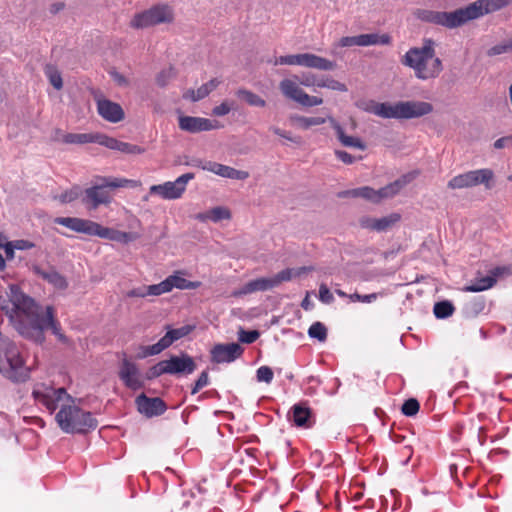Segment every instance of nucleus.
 <instances>
[{
  "mask_svg": "<svg viewBox=\"0 0 512 512\" xmlns=\"http://www.w3.org/2000/svg\"><path fill=\"white\" fill-rule=\"evenodd\" d=\"M512 4V0H476L461 7L464 25Z\"/></svg>",
  "mask_w": 512,
  "mask_h": 512,
  "instance_id": "obj_11",
  "label": "nucleus"
},
{
  "mask_svg": "<svg viewBox=\"0 0 512 512\" xmlns=\"http://www.w3.org/2000/svg\"><path fill=\"white\" fill-rule=\"evenodd\" d=\"M210 94L209 90L206 86L201 85L197 90L190 89L188 90L183 97L185 99H190L193 102L200 101L207 97Z\"/></svg>",
  "mask_w": 512,
  "mask_h": 512,
  "instance_id": "obj_46",
  "label": "nucleus"
},
{
  "mask_svg": "<svg viewBox=\"0 0 512 512\" xmlns=\"http://www.w3.org/2000/svg\"><path fill=\"white\" fill-rule=\"evenodd\" d=\"M102 133H64L61 129H56L53 135V140L64 144H88L97 143L101 144Z\"/></svg>",
  "mask_w": 512,
  "mask_h": 512,
  "instance_id": "obj_20",
  "label": "nucleus"
},
{
  "mask_svg": "<svg viewBox=\"0 0 512 512\" xmlns=\"http://www.w3.org/2000/svg\"><path fill=\"white\" fill-rule=\"evenodd\" d=\"M167 374L176 376H186L192 374L196 368V362L193 357L187 353H181L180 355H172L168 359H165Z\"/></svg>",
  "mask_w": 512,
  "mask_h": 512,
  "instance_id": "obj_16",
  "label": "nucleus"
},
{
  "mask_svg": "<svg viewBox=\"0 0 512 512\" xmlns=\"http://www.w3.org/2000/svg\"><path fill=\"white\" fill-rule=\"evenodd\" d=\"M349 298L352 302H363V303H371L378 298L377 293H371L367 295H361L358 293H353L349 295Z\"/></svg>",
  "mask_w": 512,
  "mask_h": 512,
  "instance_id": "obj_56",
  "label": "nucleus"
},
{
  "mask_svg": "<svg viewBox=\"0 0 512 512\" xmlns=\"http://www.w3.org/2000/svg\"><path fill=\"white\" fill-rule=\"evenodd\" d=\"M392 43V37L388 33H368L360 34V46H387Z\"/></svg>",
  "mask_w": 512,
  "mask_h": 512,
  "instance_id": "obj_31",
  "label": "nucleus"
},
{
  "mask_svg": "<svg viewBox=\"0 0 512 512\" xmlns=\"http://www.w3.org/2000/svg\"><path fill=\"white\" fill-rule=\"evenodd\" d=\"M495 283L496 277L488 275L475 279L469 285L465 286L463 290L466 292H481L490 289Z\"/></svg>",
  "mask_w": 512,
  "mask_h": 512,
  "instance_id": "obj_32",
  "label": "nucleus"
},
{
  "mask_svg": "<svg viewBox=\"0 0 512 512\" xmlns=\"http://www.w3.org/2000/svg\"><path fill=\"white\" fill-rule=\"evenodd\" d=\"M146 290L147 296H159L169 292L165 279L158 284L146 286Z\"/></svg>",
  "mask_w": 512,
  "mask_h": 512,
  "instance_id": "obj_50",
  "label": "nucleus"
},
{
  "mask_svg": "<svg viewBox=\"0 0 512 512\" xmlns=\"http://www.w3.org/2000/svg\"><path fill=\"white\" fill-rule=\"evenodd\" d=\"M413 180L412 174L402 175L395 181L377 190L379 202L385 198H392L397 195L407 184Z\"/></svg>",
  "mask_w": 512,
  "mask_h": 512,
  "instance_id": "obj_30",
  "label": "nucleus"
},
{
  "mask_svg": "<svg viewBox=\"0 0 512 512\" xmlns=\"http://www.w3.org/2000/svg\"><path fill=\"white\" fill-rule=\"evenodd\" d=\"M164 374H167L166 364L165 360H161L147 370L145 379L153 380Z\"/></svg>",
  "mask_w": 512,
  "mask_h": 512,
  "instance_id": "obj_44",
  "label": "nucleus"
},
{
  "mask_svg": "<svg viewBox=\"0 0 512 512\" xmlns=\"http://www.w3.org/2000/svg\"><path fill=\"white\" fill-rule=\"evenodd\" d=\"M494 178V172L489 168L471 170L454 176L448 182L450 189L471 188L478 185H484L486 189H491V181Z\"/></svg>",
  "mask_w": 512,
  "mask_h": 512,
  "instance_id": "obj_10",
  "label": "nucleus"
},
{
  "mask_svg": "<svg viewBox=\"0 0 512 512\" xmlns=\"http://www.w3.org/2000/svg\"><path fill=\"white\" fill-rule=\"evenodd\" d=\"M14 247H16V250H29L35 247V244L29 240L25 239H18L14 240Z\"/></svg>",
  "mask_w": 512,
  "mask_h": 512,
  "instance_id": "obj_62",
  "label": "nucleus"
},
{
  "mask_svg": "<svg viewBox=\"0 0 512 512\" xmlns=\"http://www.w3.org/2000/svg\"><path fill=\"white\" fill-rule=\"evenodd\" d=\"M342 195L350 196V197H354V198L360 197V198L367 199L374 203L379 202L377 190H374L373 188H371L369 186L351 189V190L343 192Z\"/></svg>",
  "mask_w": 512,
  "mask_h": 512,
  "instance_id": "obj_33",
  "label": "nucleus"
},
{
  "mask_svg": "<svg viewBox=\"0 0 512 512\" xmlns=\"http://www.w3.org/2000/svg\"><path fill=\"white\" fill-rule=\"evenodd\" d=\"M335 156L337 157V159H339L340 161H342L343 163L345 164H353L356 160V158L354 156H352L351 154H349L348 152L344 151V150H335Z\"/></svg>",
  "mask_w": 512,
  "mask_h": 512,
  "instance_id": "obj_60",
  "label": "nucleus"
},
{
  "mask_svg": "<svg viewBox=\"0 0 512 512\" xmlns=\"http://www.w3.org/2000/svg\"><path fill=\"white\" fill-rule=\"evenodd\" d=\"M269 130L272 131L275 135L285 138L293 143H297V144L300 143V140H301L300 137H292L290 135V133H288L287 131H285L283 129H280L279 127L271 126L269 128Z\"/></svg>",
  "mask_w": 512,
  "mask_h": 512,
  "instance_id": "obj_57",
  "label": "nucleus"
},
{
  "mask_svg": "<svg viewBox=\"0 0 512 512\" xmlns=\"http://www.w3.org/2000/svg\"><path fill=\"white\" fill-rule=\"evenodd\" d=\"M32 395L35 401L43 405L50 414L60 406L55 420L63 432L85 434L97 428L98 421L91 412L74 404H65V401L72 400L65 388L56 389L41 384L33 389Z\"/></svg>",
  "mask_w": 512,
  "mask_h": 512,
  "instance_id": "obj_2",
  "label": "nucleus"
},
{
  "mask_svg": "<svg viewBox=\"0 0 512 512\" xmlns=\"http://www.w3.org/2000/svg\"><path fill=\"white\" fill-rule=\"evenodd\" d=\"M166 328V334L161 337L157 343L146 346L144 348L143 353L145 357L160 354L162 351L169 348L175 341L190 334L193 331L194 326L184 325L176 329H172L170 326H166Z\"/></svg>",
  "mask_w": 512,
  "mask_h": 512,
  "instance_id": "obj_14",
  "label": "nucleus"
},
{
  "mask_svg": "<svg viewBox=\"0 0 512 512\" xmlns=\"http://www.w3.org/2000/svg\"><path fill=\"white\" fill-rule=\"evenodd\" d=\"M290 412V420L297 427L310 428L313 426V412L307 402H300L293 405Z\"/></svg>",
  "mask_w": 512,
  "mask_h": 512,
  "instance_id": "obj_22",
  "label": "nucleus"
},
{
  "mask_svg": "<svg viewBox=\"0 0 512 512\" xmlns=\"http://www.w3.org/2000/svg\"><path fill=\"white\" fill-rule=\"evenodd\" d=\"M302 53L280 56L275 59L274 65H299L301 66Z\"/></svg>",
  "mask_w": 512,
  "mask_h": 512,
  "instance_id": "obj_48",
  "label": "nucleus"
},
{
  "mask_svg": "<svg viewBox=\"0 0 512 512\" xmlns=\"http://www.w3.org/2000/svg\"><path fill=\"white\" fill-rule=\"evenodd\" d=\"M301 66L321 71H332L336 68V63L312 53H302Z\"/></svg>",
  "mask_w": 512,
  "mask_h": 512,
  "instance_id": "obj_29",
  "label": "nucleus"
},
{
  "mask_svg": "<svg viewBox=\"0 0 512 512\" xmlns=\"http://www.w3.org/2000/svg\"><path fill=\"white\" fill-rule=\"evenodd\" d=\"M0 373L13 382H25L30 369L25 365L16 344L0 333Z\"/></svg>",
  "mask_w": 512,
  "mask_h": 512,
  "instance_id": "obj_5",
  "label": "nucleus"
},
{
  "mask_svg": "<svg viewBox=\"0 0 512 512\" xmlns=\"http://www.w3.org/2000/svg\"><path fill=\"white\" fill-rule=\"evenodd\" d=\"M368 111L384 119H413L430 114L433 105L425 101L383 102L373 103Z\"/></svg>",
  "mask_w": 512,
  "mask_h": 512,
  "instance_id": "obj_6",
  "label": "nucleus"
},
{
  "mask_svg": "<svg viewBox=\"0 0 512 512\" xmlns=\"http://www.w3.org/2000/svg\"><path fill=\"white\" fill-rule=\"evenodd\" d=\"M186 164L193 166V167L201 168L202 170L207 171L206 166H208V164H214V161H206V160H202V159H192L190 162H187Z\"/></svg>",
  "mask_w": 512,
  "mask_h": 512,
  "instance_id": "obj_63",
  "label": "nucleus"
},
{
  "mask_svg": "<svg viewBox=\"0 0 512 512\" xmlns=\"http://www.w3.org/2000/svg\"><path fill=\"white\" fill-rule=\"evenodd\" d=\"M231 218L230 211L225 207H215L211 209L207 214L198 215V219L206 220L210 219L213 222H218L221 220H228Z\"/></svg>",
  "mask_w": 512,
  "mask_h": 512,
  "instance_id": "obj_37",
  "label": "nucleus"
},
{
  "mask_svg": "<svg viewBox=\"0 0 512 512\" xmlns=\"http://www.w3.org/2000/svg\"><path fill=\"white\" fill-rule=\"evenodd\" d=\"M118 376L125 387L130 390L137 391L145 386L144 378L137 364L126 358L120 365Z\"/></svg>",
  "mask_w": 512,
  "mask_h": 512,
  "instance_id": "obj_15",
  "label": "nucleus"
},
{
  "mask_svg": "<svg viewBox=\"0 0 512 512\" xmlns=\"http://www.w3.org/2000/svg\"><path fill=\"white\" fill-rule=\"evenodd\" d=\"M299 86H305V87H318L319 79L315 74L312 73H304L299 80Z\"/></svg>",
  "mask_w": 512,
  "mask_h": 512,
  "instance_id": "obj_53",
  "label": "nucleus"
},
{
  "mask_svg": "<svg viewBox=\"0 0 512 512\" xmlns=\"http://www.w3.org/2000/svg\"><path fill=\"white\" fill-rule=\"evenodd\" d=\"M318 88H328L335 91L346 92L347 87L344 83H341L331 77H321L319 79Z\"/></svg>",
  "mask_w": 512,
  "mask_h": 512,
  "instance_id": "obj_41",
  "label": "nucleus"
},
{
  "mask_svg": "<svg viewBox=\"0 0 512 512\" xmlns=\"http://www.w3.org/2000/svg\"><path fill=\"white\" fill-rule=\"evenodd\" d=\"M319 300L324 304H331L334 296L325 284L319 286Z\"/></svg>",
  "mask_w": 512,
  "mask_h": 512,
  "instance_id": "obj_55",
  "label": "nucleus"
},
{
  "mask_svg": "<svg viewBox=\"0 0 512 512\" xmlns=\"http://www.w3.org/2000/svg\"><path fill=\"white\" fill-rule=\"evenodd\" d=\"M100 145L129 155L143 154L145 152L143 147L117 140L116 138L110 137L104 133H102Z\"/></svg>",
  "mask_w": 512,
  "mask_h": 512,
  "instance_id": "obj_23",
  "label": "nucleus"
},
{
  "mask_svg": "<svg viewBox=\"0 0 512 512\" xmlns=\"http://www.w3.org/2000/svg\"><path fill=\"white\" fill-rule=\"evenodd\" d=\"M233 104L234 102L230 103L228 101H224L220 105L213 108L212 114L218 117L225 116L233 109Z\"/></svg>",
  "mask_w": 512,
  "mask_h": 512,
  "instance_id": "obj_54",
  "label": "nucleus"
},
{
  "mask_svg": "<svg viewBox=\"0 0 512 512\" xmlns=\"http://www.w3.org/2000/svg\"><path fill=\"white\" fill-rule=\"evenodd\" d=\"M174 18L175 14L171 6L157 4L140 13H136L130 21V26L134 29H144L160 24H170L174 21Z\"/></svg>",
  "mask_w": 512,
  "mask_h": 512,
  "instance_id": "obj_8",
  "label": "nucleus"
},
{
  "mask_svg": "<svg viewBox=\"0 0 512 512\" xmlns=\"http://www.w3.org/2000/svg\"><path fill=\"white\" fill-rule=\"evenodd\" d=\"M454 311H455V307L448 300H444V301L435 303L434 308H433L434 315L437 319L448 318L449 316H451L454 313Z\"/></svg>",
  "mask_w": 512,
  "mask_h": 512,
  "instance_id": "obj_39",
  "label": "nucleus"
},
{
  "mask_svg": "<svg viewBox=\"0 0 512 512\" xmlns=\"http://www.w3.org/2000/svg\"><path fill=\"white\" fill-rule=\"evenodd\" d=\"M243 347L238 343L216 344L210 351L213 363H231L241 357Z\"/></svg>",
  "mask_w": 512,
  "mask_h": 512,
  "instance_id": "obj_18",
  "label": "nucleus"
},
{
  "mask_svg": "<svg viewBox=\"0 0 512 512\" xmlns=\"http://www.w3.org/2000/svg\"><path fill=\"white\" fill-rule=\"evenodd\" d=\"M401 64L413 69L420 80L437 78L443 71L441 59L435 56V42L432 39H426L421 47L410 48L401 58Z\"/></svg>",
  "mask_w": 512,
  "mask_h": 512,
  "instance_id": "obj_3",
  "label": "nucleus"
},
{
  "mask_svg": "<svg viewBox=\"0 0 512 512\" xmlns=\"http://www.w3.org/2000/svg\"><path fill=\"white\" fill-rule=\"evenodd\" d=\"M401 216L398 213H392L382 218H377L375 222L374 230L378 232L386 231L391 228L394 224L399 222Z\"/></svg>",
  "mask_w": 512,
  "mask_h": 512,
  "instance_id": "obj_40",
  "label": "nucleus"
},
{
  "mask_svg": "<svg viewBox=\"0 0 512 512\" xmlns=\"http://www.w3.org/2000/svg\"><path fill=\"white\" fill-rule=\"evenodd\" d=\"M271 277H261L245 283L241 288L232 292L233 297H242L255 292H263L273 289Z\"/></svg>",
  "mask_w": 512,
  "mask_h": 512,
  "instance_id": "obj_25",
  "label": "nucleus"
},
{
  "mask_svg": "<svg viewBox=\"0 0 512 512\" xmlns=\"http://www.w3.org/2000/svg\"><path fill=\"white\" fill-rule=\"evenodd\" d=\"M256 378L259 382L271 383L273 380V371L268 366H261L256 371Z\"/></svg>",
  "mask_w": 512,
  "mask_h": 512,
  "instance_id": "obj_51",
  "label": "nucleus"
},
{
  "mask_svg": "<svg viewBox=\"0 0 512 512\" xmlns=\"http://www.w3.org/2000/svg\"><path fill=\"white\" fill-rule=\"evenodd\" d=\"M80 196H83V190L79 186H74L56 197L61 203H70Z\"/></svg>",
  "mask_w": 512,
  "mask_h": 512,
  "instance_id": "obj_43",
  "label": "nucleus"
},
{
  "mask_svg": "<svg viewBox=\"0 0 512 512\" xmlns=\"http://www.w3.org/2000/svg\"><path fill=\"white\" fill-rule=\"evenodd\" d=\"M495 149H503L505 147H512V136H505L497 139L493 144Z\"/></svg>",
  "mask_w": 512,
  "mask_h": 512,
  "instance_id": "obj_61",
  "label": "nucleus"
},
{
  "mask_svg": "<svg viewBox=\"0 0 512 512\" xmlns=\"http://www.w3.org/2000/svg\"><path fill=\"white\" fill-rule=\"evenodd\" d=\"M179 128L189 133H198L219 129L222 125L217 120H210L202 117L181 116L179 117Z\"/></svg>",
  "mask_w": 512,
  "mask_h": 512,
  "instance_id": "obj_19",
  "label": "nucleus"
},
{
  "mask_svg": "<svg viewBox=\"0 0 512 512\" xmlns=\"http://www.w3.org/2000/svg\"><path fill=\"white\" fill-rule=\"evenodd\" d=\"M340 47L360 46V35L345 36L339 40Z\"/></svg>",
  "mask_w": 512,
  "mask_h": 512,
  "instance_id": "obj_58",
  "label": "nucleus"
},
{
  "mask_svg": "<svg viewBox=\"0 0 512 512\" xmlns=\"http://www.w3.org/2000/svg\"><path fill=\"white\" fill-rule=\"evenodd\" d=\"M308 335L311 338L317 339L323 342L327 338V329L321 322H314L308 329Z\"/></svg>",
  "mask_w": 512,
  "mask_h": 512,
  "instance_id": "obj_42",
  "label": "nucleus"
},
{
  "mask_svg": "<svg viewBox=\"0 0 512 512\" xmlns=\"http://www.w3.org/2000/svg\"><path fill=\"white\" fill-rule=\"evenodd\" d=\"M96 106L98 114L108 122L118 123L125 117L122 107L109 99L97 98Z\"/></svg>",
  "mask_w": 512,
  "mask_h": 512,
  "instance_id": "obj_21",
  "label": "nucleus"
},
{
  "mask_svg": "<svg viewBox=\"0 0 512 512\" xmlns=\"http://www.w3.org/2000/svg\"><path fill=\"white\" fill-rule=\"evenodd\" d=\"M259 336L260 333L257 330L246 331L244 329H240L238 332L239 341L246 344L254 343Z\"/></svg>",
  "mask_w": 512,
  "mask_h": 512,
  "instance_id": "obj_49",
  "label": "nucleus"
},
{
  "mask_svg": "<svg viewBox=\"0 0 512 512\" xmlns=\"http://www.w3.org/2000/svg\"><path fill=\"white\" fill-rule=\"evenodd\" d=\"M420 409V404L415 398L406 400L401 408V412L408 417L415 416Z\"/></svg>",
  "mask_w": 512,
  "mask_h": 512,
  "instance_id": "obj_47",
  "label": "nucleus"
},
{
  "mask_svg": "<svg viewBox=\"0 0 512 512\" xmlns=\"http://www.w3.org/2000/svg\"><path fill=\"white\" fill-rule=\"evenodd\" d=\"M281 93L302 107H314L323 104V99L307 94L294 79H283L279 83Z\"/></svg>",
  "mask_w": 512,
  "mask_h": 512,
  "instance_id": "obj_13",
  "label": "nucleus"
},
{
  "mask_svg": "<svg viewBox=\"0 0 512 512\" xmlns=\"http://www.w3.org/2000/svg\"><path fill=\"white\" fill-rule=\"evenodd\" d=\"M511 50H512V46H511V39H510L507 43L498 44V45H495V46L489 48L487 51V55L488 56L501 55V54H504Z\"/></svg>",
  "mask_w": 512,
  "mask_h": 512,
  "instance_id": "obj_52",
  "label": "nucleus"
},
{
  "mask_svg": "<svg viewBox=\"0 0 512 512\" xmlns=\"http://www.w3.org/2000/svg\"><path fill=\"white\" fill-rule=\"evenodd\" d=\"M413 16L421 22L441 26L449 30L464 26L461 7L449 12L417 8L413 11Z\"/></svg>",
  "mask_w": 512,
  "mask_h": 512,
  "instance_id": "obj_9",
  "label": "nucleus"
},
{
  "mask_svg": "<svg viewBox=\"0 0 512 512\" xmlns=\"http://www.w3.org/2000/svg\"><path fill=\"white\" fill-rule=\"evenodd\" d=\"M146 286L134 288L127 292L128 297L144 298L147 296Z\"/></svg>",
  "mask_w": 512,
  "mask_h": 512,
  "instance_id": "obj_64",
  "label": "nucleus"
},
{
  "mask_svg": "<svg viewBox=\"0 0 512 512\" xmlns=\"http://www.w3.org/2000/svg\"><path fill=\"white\" fill-rule=\"evenodd\" d=\"M207 171L212 172L218 176L228 179L245 180L249 177V173L244 170H237L233 167L214 162L206 166Z\"/></svg>",
  "mask_w": 512,
  "mask_h": 512,
  "instance_id": "obj_28",
  "label": "nucleus"
},
{
  "mask_svg": "<svg viewBox=\"0 0 512 512\" xmlns=\"http://www.w3.org/2000/svg\"><path fill=\"white\" fill-rule=\"evenodd\" d=\"M308 270H310V269L307 267H302L299 270H297L296 272L294 271V269H291V268L283 269L271 277L273 286H274V288L278 287L281 283L290 281L293 278V276H296V275L298 276Z\"/></svg>",
  "mask_w": 512,
  "mask_h": 512,
  "instance_id": "obj_34",
  "label": "nucleus"
},
{
  "mask_svg": "<svg viewBox=\"0 0 512 512\" xmlns=\"http://www.w3.org/2000/svg\"><path fill=\"white\" fill-rule=\"evenodd\" d=\"M137 410L147 418L161 416L167 410V405L160 397H148L142 393L135 399Z\"/></svg>",
  "mask_w": 512,
  "mask_h": 512,
  "instance_id": "obj_17",
  "label": "nucleus"
},
{
  "mask_svg": "<svg viewBox=\"0 0 512 512\" xmlns=\"http://www.w3.org/2000/svg\"><path fill=\"white\" fill-rule=\"evenodd\" d=\"M194 178V173H185L174 181H167L163 184L152 185L149 192L152 195L160 196L164 200H176L182 197L186 191L188 182Z\"/></svg>",
  "mask_w": 512,
  "mask_h": 512,
  "instance_id": "obj_12",
  "label": "nucleus"
},
{
  "mask_svg": "<svg viewBox=\"0 0 512 512\" xmlns=\"http://www.w3.org/2000/svg\"><path fill=\"white\" fill-rule=\"evenodd\" d=\"M44 73L48 78L50 84L56 89L61 90L63 88V80L60 71L53 64H46L44 67Z\"/></svg>",
  "mask_w": 512,
  "mask_h": 512,
  "instance_id": "obj_36",
  "label": "nucleus"
},
{
  "mask_svg": "<svg viewBox=\"0 0 512 512\" xmlns=\"http://www.w3.org/2000/svg\"><path fill=\"white\" fill-rule=\"evenodd\" d=\"M236 95L246 101L250 106L264 107L266 102L259 95L247 89H239Z\"/></svg>",
  "mask_w": 512,
  "mask_h": 512,
  "instance_id": "obj_38",
  "label": "nucleus"
},
{
  "mask_svg": "<svg viewBox=\"0 0 512 512\" xmlns=\"http://www.w3.org/2000/svg\"><path fill=\"white\" fill-rule=\"evenodd\" d=\"M32 271L57 289L64 290L68 287L66 278L53 266L45 270L40 265H33Z\"/></svg>",
  "mask_w": 512,
  "mask_h": 512,
  "instance_id": "obj_24",
  "label": "nucleus"
},
{
  "mask_svg": "<svg viewBox=\"0 0 512 512\" xmlns=\"http://www.w3.org/2000/svg\"><path fill=\"white\" fill-rule=\"evenodd\" d=\"M184 274V271H176L165 279L169 292L174 288L179 290H194L201 286V282L187 280L183 277Z\"/></svg>",
  "mask_w": 512,
  "mask_h": 512,
  "instance_id": "obj_27",
  "label": "nucleus"
},
{
  "mask_svg": "<svg viewBox=\"0 0 512 512\" xmlns=\"http://www.w3.org/2000/svg\"><path fill=\"white\" fill-rule=\"evenodd\" d=\"M328 121L334 129L337 139L343 146L357 148L362 151L366 149V144L359 137L346 135L343 127L333 117L329 116Z\"/></svg>",
  "mask_w": 512,
  "mask_h": 512,
  "instance_id": "obj_26",
  "label": "nucleus"
},
{
  "mask_svg": "<svg viewBox=\"0 0 512 512\" xmlns=\"http://www.w3.org/2000/svg\"><path fill=\"white\" fill-rule=\"evenodd\" d=\"M290 120L294 123H297L300 128L307 130L312 126L322 125L324 124L328 118L324 117H306L300 115H292L290 116Z\"/></svg>",
  "mask_w": 512,
  "mask_h": 512,
  "instance_id": "obj_35",
  "label": "nucleus"
},
{
  "mask_svg": "<svg viewBox=\"0 0 512 512\" xmlns=\"http://www.w3.org/2000/svg\"><path fill=\"white\" fill-rule=\"evenodd\" d=\"M99 183L83 191L82 203L89 209H96L102 204L110 203L111 197L107 188L127 186L131 181L124 178L99 177Z\"/></svg>",
  "mask_w": 512,
  "mask_h": 512,
  "instance_id": "obj_7",
  "label": "nucleus"
},
{
  "mask_svg": "<svg viewBox=\"0 0 512 512\" xmlns=\"http://www.w3.org/2000/svg\"><path fill=\"white\" fill-rule=\"evenodd\" d=\"M0 308L8 316L18 333L37 344L45 341L47 328L61 341L67 338L61 333L59 322L55 319L54 309L47 306L45 312L31 297L25 295L19 286L10 285L6 296H0Z\"/></svg>",
  "mask_w": 512,
  "mask_h": 512,
  "instance_id": "obj_1",
  "label": "nucleus"
},
{
  "mask_svg": "<svg viewBox=\"0 0 512 512\" xmlns=\"http://www.w3.org/2000/svg\"><path fill=\"white\" fill-rule=\"evenodd\" d=\"M305 383L311 385L307 388L305 393L308 395H313L316 392V387L320 385L321 381L317 376L311 375L305 379Z\"/></svg>",
  "mask_w": 512,
  "mask_h": 512,
  "instance_id": "obj_59",
  "label": "nucleus"
},
{
  "mask_svg": "<svg viewBox=\"0 0 512 512\" xmlns=\"http://www.w3.org/2000/svg\"><path fill=\"white\" fill-rule=\"evenodd\" d=\"M176 72L173 67L161 70L156 76V83L160 87H165L175 78Z\"/></svg>",
  "mask_w": 512,
  "mask_h": 512,
  "instance_id": "obj_45",
  "label": "nucleus"
},
{
  "mask_svg": "<svg viewBox=\"0 0 512 512\" xmlns=\"http://www.w3.org/2000/svg\"><path fill=\"white\" fill-rule=\"evenodd\" d=\"M55 224L64 226L74 232L82 233L88 236H97L122 244H127L138 239V234L133 232H124L113 228L104 227L101 224L88 219L78 217H57Z\"/></svg>",
  "mask_w": 512,
  "mask_h": 512,
  "instance_id": "obj_4",
  "label": "nucleus"
}]
</instances>
